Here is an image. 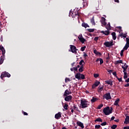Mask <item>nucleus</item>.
Listing matches in <instances>:
<instances>
[{
	"mask_svg": "<svg viewBox=\"0 0 129 129\" xmlns=\"http://www.w3.org/2000/svg\"><path fill=\"white\" fill-rule=\"evenodd\" d=\"M126 118H125V121H124V123L125 124H127L129 123V116H125Z\"/></svg>",
	"mask_w": 129,
	"mask_h": 129,
	"instance_id": "15",
	"label": "nucleus"
},
{
	"mask_svg": "<svg viewBox=\"0 0 129 129\" xmlns=\"http://www.w3.org/2000/svg\"><path fill=\"white\" fill-rule=\"evenodd\" d=\"M87 30L88 31L89 33H92L93 32H94V29H88Z\"/></svg>",
	"mask_w": 129,
	"mask_h": 129,
	"instance_id": "36",
	"label": "nucleus"
},
{
	"mask_svg": "<svg viewBox=\"0 0 129 129\" xmlns=\"http://www.w3.org/2000/svg\"><path fill=\"white\" fill-rule=\"evenodd\" d=\"M99 61H100V65H102V64H103V59H102V58H100Z\"/></svg>",
	"mask_w": 129,
	"mask_h": 129,
	"instance_id": "40",
	"label": "nucleus"
},
{
	"mask_svg": "<svg viewBox=\"0 0 129 129\" xmlns=\"http://www.w3.org/2000/svg\"><path fill=\"white\" fill-rule=\"evenodd\" d=\"M74 71H76V72H78V69L77 67L74 68Z\"/></svg>",
	"mask_w": 129,
	"mask_h": 129,
	"instance_id": "53",
	"label": "nucleus"
},
{
	"mask_svg": "<svg viewBox=\"0 0 129 129\" xmlns=\"http://www.w3.org/2000/svg\"><path fill=\"white\" fill-rule=\"evenodd\" d=\"M103 112L105 115H109L110 113H112V107H111V109H110L108 106L105 107L103 109Z\"/></svg>",
	"mask_w": 129,
	"mask_h": 129,
	"instance_id": "2",
	"label": "nucleus"
},
{
	"mask_svg": "<svg viewBox=\"0 0 129 129\" xmlns=\"http://www.w3.org/2000/svg\"><path fill=\"white\" fill-rule=\"evenodd\" d=\"M77 124L79 126H80V127H81V128H84V124H83V123L80 122V121H78L77 122Z\"/></svg>",
	"mask_w": 129,
	"mask_h": 129,
	"instance_id": "11",
	"label": "nucleus"
},
{
	"mask_svg": "<svg viewBox=\"0 0 129 129\" xmlns=\"http://www.w3.org/2000/svg\"><path fill=\"white\" fill-rule=\"evenodd\" d=\"M93 52L95 55H97V56H101V53L99 52V51H97L96 49H94Z\"/></svg>",
	"mask_w": 129,
	"mask_h": 129,
	"instance_id": "18",
	"label": "nucleus"
},
{
	"mask_svg": "<svg viewBox=\"0 0 129 129\" xmlns=\"http://www.w3.org/2000/svg\"><path fill=\"white\" fill-rule=\"evenodd\" d=\"M117 28V29H119V30H120L121 29V26H118Z\"/></svg>",
	"mask_w": 129,
	"mask_h": 129,
	"instance_id": "63",
	"label": "nucleus"
},
{
	"mask_svg": "<svg viewBox=\"0 0 129 129\" xmlns=\"http://www.w3.org/2000/svg\"><path fill=\"white\" fill-rule=\"evenodd\" d=\"M65 101L69 102L71 100H72V96L69 95V96H66L64 98Z\"/></svg>",
	"mask_w": 129,
	"mask_h": 129,
	"instance_id": "10",
	"label": "nucleus"
},
{
	"mask_svg": "<svg viewBox=\"0 0 129 129\" xmlns=\"http://www.w3.org/2000/svg\"><path fill=\"white\" fill-rule=\"evenodd\" d=\"M106 19L104 17H102L101 19V23L103 26H106V22H105Z\"/></svg>",
	"mask_w": 129,
	"mask_h": 129,
	"instance_id": "13",
	"label": "nucleus"
},
{
	"mask_svg": "<svg viewBox=\"0 0 129 129\" xmlns=\"http://www.w3.org/2000/svg\"><path fill=\"white\" fill-rule=\"evenodd\" d=\"M98 39H99V37H98V36H96L94 38V41L97 42V41H98Z\"/></svg>",
	"mask_w": 129,
	"mask_h": 129,
	"instance_id": "48",
	"label": "nucleus"
},
{
	"mask_svg": "<svg viewBox=\"0 0 129 129\" xmlns=\"http://www.w3.org/2000/svg\"><path fill=\"white\" fill-rule=\"evenodd\" d=\"M80 79H82L83 80L85 79V76L83 74H81L80 75Z\"/></svg>",
	"mask_w": 129,
	"mask_h": 129,
	"instance_id": "34",
	"label": "nucleus"
},
{
	"mask_svg": "<svg viewBox=\"0 0 129 129\" xmlns=\"http://www.w3.org/2000/svg\"><path fill=\"white\" fill-rule=\"evenodd\" d=\"M123 129H129V126H124Z\"/></svg>",
	"mask_w": 129,
	"mask_h": 129,
	"instance_id": "57",
	"label": "nucleus"
},
{
	"mask_svg": "<svg viewBox=\"0 0 129 129\" xmlns=\"http://www.w3.org/2000/svg\"><path fill=\"white\" fill-rule=\"evenodd\" d=\"M100 125H96L95 126V128H100Z\"/></svg>",
	"mask_w": 129,
	"mask_h": 129,
	"instance_id": "52",
	"label": "nucleus"
},
{
	"mask_svg": "<svg viewBox=\"0 0 129 129\" xmlns=\"http://www.w3.org/2000/svg\"><path fill=\"white\" fill-rule=\"evenodd\" d=\"M78 39L82 44H84V42H86V39H85V38H83V36H82V34L79 35Z\"/></svg>",
	"mask_w": 129,
	"mask_h": 129,
	"instance_id": "7",
	"label": "nucleus"
},
{
	"mask_svg": "<svg viewBox=\"0 0 129 129\" xmlns=\"http://www.w3.org/2000/svg\"><path fill=\"white\" fill-rule=\"evenodd\" d=\"M123 78L124 79H126L127 78V75H124Z\"/></svg>",
	"mask_w": 129,
	"mask_h": 129,
	"instance_id": "58",
	"label": "nucleus"
},
{
	"mask_svg": "<svg viewBox=\"0 0 129 129\" xmlns=\"http://www.w3.org/2000/svg\"><path fill=\"white\" fill-rule=\"evenodd\" d=\"M105 82L106 83V84L110 85L111 86H112L113 85L112 81H105Z\"/></svg>",
	"mask_w": 129,
	"mask_h": 129,
	"instance_id": "23",
	"label": "nucleus"
},
{
	"mask_svg": "<svg viewBox=\"0 0 129 129\" xmlns=\"http://www.w3.org/2000/svg\"><path fill=\"white\" fill-rule=\"evenodd\" d=\"M75 64V62H73V63H72V67H73V66H74Z\"/></svg>",
	"mask_w": 129,
	"mask_h": 129,
	"instance_id": "64",
	"label": "nucleus"
},
{
	"mask_svg": "<svg viewBox=\"0 0 129 129\" xmlns=\"http://www.w3.org/2000/svg\"><path fill=\"white\" fill-rule=\"evenodd\" d=\"M129 83H127L126 84L124 85V87H128Z\"/></svg>",
	"mask_w": 129,
	"mask_h": 129,
	"instance_id": "56",
	"label": "nucleus"
},
{
	"mask_svg": "<svg viewBox=\"0 0 129 129\" xmlns=\"http://www.w3.org/2000/svg\"><path fill=\"white\" fill-rule=\"evenodd\" d=\"M60 117H62V116L61 115V112H58V113L55 114V118L56 119H59Z\"/></svg>",
	"mask_w": 129,
	"mask_h": 129,
	"instance_id": "12",
	"label": "nucleus"
},
{
	"mask_svg": "<svg viewBox=\"0 0 129 129\" xmlns=\"http://www.w3.org/2000/svg\"><path fill=\"white\" fill-rule=\"evenodd\" d=\"M123 52H124V50L123 49L121 50L120 53L121 57H122V56H123Z\"/></svg>",
	"mask_w": 129,
	"mask_h": 129,
	"instance_id": "42",
	"label": "nucleus"
},
{
	"mask_svg": "<svg viewBox=\"0 0 129 129\" xmlns=\"http://www.w3.org/2000/svg\"><path fill=\"white\" fill-rule=\"evenodd\" d=\"M117 127V125L113 124L112 126L111 127V129H115Z\"/></svg>",
	"mask_w": 129,
	"mask_h": 129,
	"instance_id": "38",
	"label": "nucleus"
},
{
	"mask_svg": "<svg viewBox=\"0 0 129 129\" xmlns=\"http://www.w3.org/2000/svg\"><path fill=\"white\" fill-rule=\"evenodd\" d=\"M107 72H109V73H112V70H108Z\"/></svg>",
	"mask_w": 129,
	"mask_h": 129,
	"instance_id": "61",
	"label": "nucleus"
},
{
	"mask_svg": "<svg viewBox=\"0 0 129 129\" xmlns=\"http://www.w3.org/2000/svg\"><path fill=\"white\" fill-rule=\"evenodd\" d=\"M94 77L95 78H97V77H99V74H94Z\"/></svg>",
	"mask_w": 129,
	"mask_h": 129,
	"instance_id": "43",
	"label": "nucleus"
},
{
	"mask_svg": "<svg viewBox=\"0 0 129 129\" xmlns=\"http://www.w3.org/2000/svg\"><path fill=\"white\" fill-rule=\"evenodd\" d=\"M81 74H80V73H78L76 74V75H75V78L77 79H78V80H80V75Z\"/></svg>",
	"mask_w": 129,
	"mask_h": 129,
	"instance_id": "21",
	"label": "nucleus"
},
{
	"mask_svg": "<svg viewBox=\"0 0 129 129\" xmlns=\"http://www.w3.org/2000/svg\"><path fill=\"white\" fill-rule=\"evenodd\" d=\"M84 58H85V57H87V54H86V53L84 52V55H83Z\"/></svg>",
	"mask_w": 129,
	"mask_h": 129,
	"instance_id": "55",
	"label": "nucleus"
},
{
	"mask_svg": "<svg viewBox=\"0 0 129 129\" xmlns=\"http://www.w3.org/2000/svg\"><path fill=\"white\" fill-rule=\"evenodd\" d=\"M95 121H98V122H102V119L101 118H97Z\"/></svg>",
	"mask_w": 129,
	"mask_h": 129,
	"instance_id": "31",
	"label": "nucleus"
},
{
	"mask_svg": "<svg viewBox=\"0 0 129 129\" xmlns=\"http://www.w3.org/2000/svg\"><path fill=\"white\" fill-rule=\"evenodd\" d=\"M22 112H23L24 115H28V113H27L25 111H23Z\"/></svg>",
	"mask_w": 129,
	"mask_h": 129,
	"instance_id": "54",
	"label": "nucleus"
},
{
	"mask_svg": "<svg viewBox=\"0 0 129 129\" xmlns=\"http://www.w3.org/2000/svg\"><path fill=\"white\" fill-rule=\"evenodd\" d=\"M85 49H86V46H84L81 48V50L82 51V52H83V51H85Z\"/></svg>",
	"mask_w": 129,
	"mask_h": 129,
	"instance_id": "39",
	"label": "nucleus"
},
{
	"mask_svg": "<svg viewBox=\"0 0 129 129\" xmlns=\"http://www.w3.org/2000/svg\"><path fill=\"white\" fill-rule=\"evenodd\" d=\"M103 98L106 99V100H109V99H111V96H110V93H107L103 95Z\"/></svg>",
	"mask_w": 129,
	"mask_h": 129,
	"instance_id": "6",
	"label": "nucleus"
},
{
	"mask_svg": "<svg viewBox=\"0 0 129 129\" xmlns=\"http://www.w3.org/2000/svg\"><path fill=\"white\" fill-rule=\"evenodd\" d=\"M102 90H103V87H98V92H101V91H102Z\"/></svg>",
	"mask_w": 129,
	"mask_h": 129,
	"instance_id": "35",
	"label": "nucleus"
},
{
	"mask_svg": "<svg viewBox=\"0 0 129 129\" xmlns=\"http://www.w3.org/2000/svg\"><path fill=\"white\" fill-rule=\"evenodd\" d=\"M70 48H71V50H70V52H72V53H74L75 54H77V50L78 49L76 48V46L73 45H71Z\"/></svg>",
	"mask_w": 129,
	"mask_h": 129,
	"instance_id": "3",
	"label": "nucleus"
},
{
	"mask_svg": "<svg viewBox=\"0 0 129 129\" xmlns=\"http://www.w3.org/2000/svg\"><path fill=\"white\" fill-rule=\"evenodd\" d=\"M101 33L102 34H103L105 36H108V35H109V31H101Z\"/></svg>",
	"mask_w": 129,
	"mask_h": 129,
	"instance_id": "17",
	"label": "nucleus"
},
{
	"mask_svg": "<svg viewBox=\"0 0 129 129\" xmlns=\"http://www.w3.org/2000/svg\"><path fill=\"white\" fill-rule=\"evenodd\" d=\"M96 100H97V98L93 97L92 99L91 100V102L93 103V102H95V101H96Z\"/></svg>",
	"mask_w": 129,
	"mask_h": 129,
	"instance_id": "29",
	"label": "nucleus"
},
{
	"mask_svg": "<svg viewBox=\"0 0 129 129\" xmlns=\"http://www.w3.org/2000/svg\"><path fill=\"white\" fill-rule=\"evenodd\" d=\"M112 75L115 77H116H116H117V76H116L117 75H116V72H113L112 73Z\"/></svg>",
	"mask_w": 129,
	"mask_h": 129,
	"instance_id": "50",
	"label": "nucleus"
},
{
	"mask_svg": "<svg viewBox=\"0 0 129 129\" xmlns=\"http://www.w3.org/2000/svg\"><path fill=\"white\" fill-rule=\"evenodd\" d=\"M115 3H119V0H114Z\"/></svg>",
	"mask_w": 129,
	"mask_h": 129,
	"instance_id": "62",
	"label": "nucleus"
},
{
	"mask_svg": "<svg viewBox=\"0 0 129 129\" xmlns=\"http://www.w3.org/2000/svg\"><path fill=\"white\" fill-rule=\"evenodd\" d=\"M4 77H8L10 78L11 77V74L8 72H3L1 74V78L2 79L4 78Z\"/></svg>",
	"mask_w": 129,
	"mask_h": 129,
	"instance_id": "5",
	"label": "nucleus"
},
{
	"mask_svg": "<svg viewBox=\"0 0 129 129\" xmlns=\"http://www.w3.org/2000/svg\"><path fill=\"white\" fill-rule=\"evenodd\" d=\"M111 35L112 36V38H113V40H116V34L115 32H112L111 33Z\"/></svg>",
	"mask_w": 129,
	"mask_h": 129,
	"instance_id": "24",
	"label": "nucleus"
},
{
	"mask_svg": "<svg viewBox=\"0 0 129 129\" xmlns=\"http://www.w3.org/2000/svg\"><path fill=\"white\" fill-rule=\"evenodd\" d=\"M83 2H84L83 3V8L88 7V2H86V1H84V0H83Z\"/></svg>",
	"mask_w": 129,
	"mask_h": 129,
	"instance_id": "19",
	"label": "nucleus"
},
{
	"mask_svg": "<svg viewBox=\"0 0 129 129\" xmlns=\"http://www.w3.org/2000/svg\"><path fill=\"white\" fill-rule=\"evenodd\" d=\"M119 36L120 37H123V38H126V34L121 33Z\"/></svg>",
	"mask_w": 129,
	"mask_h": 129,
	"instance_id": "32",
	"label": "nucleus"
},
{
	"mask_svg": "<svg viewBox=\"0 0 129 129\" xmlns=\"http://www.w3.org/2000/svg\"><path fill=\"white\" fill-rule=\"evenodd\" d=\"M91 23L93 26H95V22L94 21V17H93L91 19Z\"/></svg>",
	"mask_w": 129,
	"mask_h": 129,
	"instance_id": "25",
	"label": "nucleus"
},
{
	"mask_svg": "<svg viewBox=\"0 0 129 129\" xmlns=\"http://www.w3.org/2000/svg\"><path fill=\"white\" fill-rule=\"evenodd\" d=\"M129 47V44H125V46H124V47L123 48V50H127V49H128Z\"/></svg>",
	"mask_w": 129,
	"mask_h": 129,
	"instance_id": "26",
	"label": "nucleus"
},
{
	"mask_svg": "<svg viewBox=\"0 0 129 129\" xmlns=\"http://www.w3.org/2000/svg\"><path fill=\"white\" fill-rule=\"evenodd\" d=\"M0 50L2 52V56H3V58H5V54H6V49H5L4 46L0 45Z\"/></svg>",
	"mask_w": 129,
	"mask_h": 129,
	"instance_id": "9",
	"label": "nucleus"
},
{
	"mask_svg": "<svg viewBox=\"0 0 129 129\" xmlns=\"http://www.w3.org/2000/svg\"><path fill=\"white\" fill-rule=\"evenodd\" d=\"M104 45L107 48H110L111 47H112V46L113 45V41H111V42L106 41L105 43H104Z\"/></svg>",
	"mask_w": 129,
	"mask_h": 129,
	"instance_id": "4",
	"label": "nucleus"
},
{
	"mask_svg": "<svg viewBox=\"0 0 129 129\" xmlns=\"http://www.w3.org/2000/svg\"><path fill=\"white\" fill-rule=\"evenodd\" d=\"M82 26L84 27V28H85V29H86V28H89V25H88V24L85 23V22L82 24Z\"/></svg>",
	"mask_w": 129,
	"mask_h": 129,
	"instance_id": "20",
	"label": "nucleus"
},
{
	"mask_svg": "<svg viewBox=\"0 0 129 129\" xmlns=\"http://www.w3.org/2000/svg\"><path fill=\"white\" fill-rule=\"evenodd\" d=\"M119 98H117L114 102V105H115L116 106H119V105L118 104V103L119 102Z\"/></svg>",
	"mask_w": 129,
	"mask_h": 129,
	"instance_id": "16",
	"label": "nucleus"
},
{
	"mask_svg": "<svg viewBox=\"0 0 129 129\" xmlns=\"http://www.w3.org/2000/svg\"><path fill=\"white\" fill-rule=\"evenodd\" d=\"M121 68L123 69V72H125V71H126L127 69L125 68V67H124L123 66L121 67Z\"/></svg>",
	"mask_w": 129,
	"mask_h": 129,
	"instance_id": "45",
	"label": "nucleus"
},
{
	"mask_svg": "<svg viewBox=\"0 0 129 129\" xmlns=\"http://www.w3.org/2000/svg\"><path fill=\"white\" fill-rule=\"evenodd\" d=\"M126 42L127 45H129V38H126Z\"/></svg>",
	"mask_w": 129,
	"mask_h": 129,
	"instance_id": "51",
	"label": "nucleus"
},
{
	"mask_svg": "<svg viewBox=\"0 0 129 129\" xmlns=\"http://www.w3.org/2000/svg\"><path fill=\"white\" fill-rule=\"evenodd\" d=\"M114 118H115V117L114 116H112V117L111 118L110 121L113 120V119H114Z\"/></svg>",
	"mask_w": 129,
	"mask_h": 129,
	"instance_id": "59",
	"label": "nucleus"
},
{
	"mask_svg": "<svg viewBox=\"0 0 129 129\" xmlns=\"http://www.w3.org/2000/svg\"><path fill=\"white\" fill-rule=\"evenodd\" d=\"M103 107V104H101L98 105L97 109H101V108Z\"/></svg>",
	"mask_w": 129,
	"mask_h": 129,
	"instance_id": "33",
	"label": "nucleus"
},
{
	"mask_svg": "<svg viewBox=\"0 0 129 129\" xmlns=\"http://www.w3.org/2000/svg\"><path fill=\"white\" fill-rule=\"evenodd\" d=\"M106 124H107V122H106V121L103 122L101 123V125H102L103 126L104 125H106Z\"/></svg>",
	"mask_w": 129,
	"mask_h": 129,
	"instance_id": "44",
	"label": "nucleus"
},
{
	"mask_svg": "<svg viewBox=\"0 0 129 129\" xmlns=\"http://www.w3.org/2000/svg\"><path fill=\"white\" fill-rule=\"evenodd\" d=\"M83 66H82L80 67V69H79V72H83V69H84Z\"/></svg>",
	"mask_w": 129,
	"mask_h": 129,
	"instance_id": "30",
	"label": "nucleus"
},
{
	"mask_svg": "<svg viewBox=\"0 0 129 129\" xmlns=\"http://www.w3.org/2000/svg\"><path fill=\"white\" fill-rule=\"evenodd\" d=\"M70 82V79L69 78H66L65 79V82H66V83H67V82Z\"/></svg>",
	"mask_w": 129,
	"mask_h": 129,
	"instance_id": "47",
	"label": "nucleus"
},
{
	"mask_svg": "<svg viewBox=\"0 0 129 129\" xmlns=\"http://www.w3.org/2000/svg\"><path fill=\"white\" fill-rule=\"evenodd\" d=\"M74 109H76V110H77V111H80L78 109V108L76 107V105H74L73 106Z\"/></svg>",
	"mask_w": 129,
	"mask_h": 129,
	"instance_id": "49",
	"label": "nucleus"
},
{
	"mask_svg": "<svg viewBox=\"0 0 129 129\" xmlns=\"http://www.w3.org/2000/svg\"><path fill=\"white\" fill-rule=\"evenodd\" d=\"M116 79H117V80H118L119 82H122V78H118V77H116Z\"/></svg>",
	"mask_w": 129,
	"mask_h": 129,
	"instance_id": "46",
	"label": "nucleus"
},
{
	"mask_svg": "<svg viewBox=\"0 0 129 129\" xmlns=\"http://www.w3.org/2000/svg\"><path fill=\"white\" fill-rule=\"evenodd\" d=\"M5 57H4L3 56H2L1 57V59H0V65H2V64H3L4 63V61L5 60V59L4 58Z\"/></svg>",
	"mask_w": 129,
	"mask_h": 129,
	"instance_id": "27",
	"label": "nucleus"
},
{
	"mask_svg": "<svg viewBox=\"0 0 129 129\" xmlns=\"http://www.w3.org/2000/svg\"><path fill=\"white\" fill-rule=\"evenodd\" d=\"M63 108H64L66 110H67V109H68V104H65L63 106Z\"/></svg>",
	"mask_w": 129,
	"mask_h": 129,
	"instance_id": "41",
	"label": "nucleus"
},
{
	"mask_svg": "<svg viewBox=\"0 0 129 129\" xmlns=\"http://www.w3.org/2000/svg\"><path fill=\"white\" fill-rule=\"evenodd\" d=\"M71 93H72V92H69V90L67 89L64 93L63 96H67L68 95H69V94H71Z\"/></svg>",
	"mask_w": 129,
	"mask_h": 129,
	"instance_id": "14",
	"label": "nucleus"
},
{
	"mask_svg": "<svg viewBox=\"0 0 129 129\" xmlns=\"http://www.w3.org/2000/svg\"><path fill=\"white\" fill-rule=\"evenodd\" d=\"M119 63L123 64V62H122V60H117V61L114 62V64L115 65H117V64H119Z\"/></svg>",
	"mask_w": 129,
	"mask_h": 129,
	"instance_id": "22",
	"label": "nucleus"
},
{
	"mask_svg": "<svg viewBox=\"0 0 129 129\" xmlns=\"http://www.w3.org/2000/svg\"><path fill=\"white\" fill-rule=\"evenodd\" d=\"M81 108H86L89 106V102L86 100H81Z\"/></svg>",
	"mask_w": 129,
	"mask_h": 129,
	"instance_id": "1",
	"label": "nucleus"
},
{
	"mask_svg": "<svg viewBox=\"0 0 129 129\" xmlns=\"http://www.w3.org/2000/svg\"><path fill=\"white\" fill-rule=\"evenodd\" d=\"M100 84V82L98 81H96L94 84H93L92 85V89H95L96 87H97V86H98Z\"/></svg>",
	"mask_w": 129,
	"mask_h": 129,
	"instance_id": "8",
	"label": "nucleus"
},
{
	"mask_svg": "<svg viewBox=\"0 0 129 129\" xmlns=\"http://www.w3.org/2000/svg\"><path fill=\"white\" fill-rule=\"evenodd\" d=\"M83 63H84V64H85V62H84V60H83V59L81 60L80 62H79V64L80 65H81V66H83V64H82Z\"/></svg>",
	"mask_w": 129,
	"mask_h": 129,
	"instance_id": "37",
	"label": "nucleus"
},
{
	"mask_svg": "<svg viewBox=\"0 0 129 129\" xmlns=\"http://www.w3.org/2000/svg\"><path fill=\"white\" fill-rule=\"evenodd\" d=\"M106 28L107 30H110L111 28H110V23H108L106 26Z\"/></svg>",
	"mask_w": 129,
	"mask_h": 129,
	"instance_id": "28",
	"label": "nucleus"
},
{
	"mask_svg": "<svg viewBox=\"0 0 129 129\" xmlns=\"http://www.w3.org/2000/svg\"><path fill=\"white\" fill-rule=\"evenodd\" d=\"M114 121H115V122H118V121H119V119H115Z\"/></svg>",
	"mask_w": 129,
	"mask_h": 129,
	"instance_id": "60",
	"label": "nucleus"
}]
</instances>
